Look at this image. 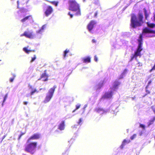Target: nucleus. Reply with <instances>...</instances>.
I'll use <instances>...</instances> for the list:
<instances>
[{"label": "nucleus", "instance_id": "1", "mask_svg": "<svg viewBox=\"0 0 155 155\" xmlns=\"http://www.w3.org/2000/svg\"><path fill=\"white\" fill-rule=\"evenodd\" d=\"M138 20L137 19L136 16L133 14L131 15V19L130 26L134 28H135L137 26H140L142 25L143 23V15L142 13H139L138 15Z\"/></svg>", "mask_w": 155, "mask_h": 155}, {"label": "nucleus", "instance_id": "2", "mask_svg": "<svg viewBox=\"0 0 155 155\" xmlns=\"http://www.w3.org/2000/svg\"><path fill=\"white\" fill-rule=\"evenodd\" d=\"M68 9L73 12H76L75 15H81L80 6L75 0H70L68 2Z\"/></svg>", "mask_w": 155, "mask_h": 155}, {"label": "nucleus", "instance_id": "3", "mask_svg": "<svg viewBox=\"0 0 155 155\" xmlns=\"http://www.w3.org/2000/svg\"><path fill=\"white\" fill-rule=\"evenodd\" d=\"M25 146L24 150L27 152L30 153L31 154L34 153L35 152V149L37 146V142H30L27 143Z\"/></svg>", "mask_w": 155, "mask_h": 155}, {"label": "nucleus", "instance_id": "4", "mask_svg": "<svg viewBox=\"0 0 155 155\" xmlns=\"http://www.w3.org/2000/svg\"><path fill=\"white\" fill-rule=\"evenodd\" d=\"M143 39H138V45L136 50L135 51L134 54L131 57L130 61H132L134 58H136L137 57L139 56L141 57V51L142 50V45L143 44Z\"/></svg>", "mask_w": 155, "mask_h": 155}, {"label": "nucleus", "instance_id": "5", "mask_svg": "<svg viewBox=\"0 0 155 155\" xmlns=\"http://www.w3.org/2000/svg\"><path fill=\"white\" fill-rule=\"evenodd\" d=\"M56 87V86L54 85L53 87L51 88L49 90L46 95V97L44 101L43 102L44 103H47L50 101L53 97L55 90Z\"/></svg>", "mask_w": 155, "mask_h": 155}, {"label": "nucleus", "instance_id": "6", "mask_svg": "<svg viewBox=\"0 0 155 155\" xmlns=\"http://www.w3.org/2000/svg\"><path fill=\"white\" fill-rule=\"evenodd\" d=\"M147 34H153L151 37L155 36V30H152L148 27H145L142 30V33L140 34L139 39H142Z\"/></svg>", "mask_w": 155, "mask_h": 155}, {"label": "nucleus", "instance_id": "7", "mask_svg": "<svg viewBox=\"0 0 155 155\" xmlns=\"http://www.w3.org/2000/svg\"><path fill=\"white\" fill-rule=\"evenodd\" d=\"M41 137V135L39 133H35L34 134L27 140V143H29L31 140H38Z\"/></svg>", "mask_w": 155, "mask_h": 155}, {"label": "nucleus", "instance_id": "8", "mask_svg": "<svg viewBox=\"0 0 155 155\" xmlns=\"http://www.w3.org/2000/svg\"><path fill=\"white\" fill-rule=\"evenodd\" d=\"M96 24L97 22L96 21L94 20H91L88 24L87 26V28L90 32H92V29Z\"/></svg>", "mask_w": 155, "mask_h": 155}, {"label": "nucleus", "instance_id": "9", "mask_svg": "<svg viewBox=\"0 0 155 155\" xmlns=\"http://www.w3.org/2000/svg\"><path fill=\"white\" fill-rule=\"evenodd\" d=\"M53 11V9L52 7L50 5L48 6L44 12L45 16L47 17H48L51 14Z\"/></svg>", "mask_w": 155, "mask_h": 155}, {"label": "nucleus", "instance_id": "10", "mask_svg": "<svg viewBox=\"0 0 155 155\" xmlns=\"http://www.w3.org/2000/svg\"><path fill=\"white\" fill-rule=\"evenodd\" d=\"M21 36H25L28 38H32L33 37V34L32 32L29 31H25L24 33L21 34Z\"/></svg>", "mask_w": 155, "mask_h": 155}, {"label": "nucleus", "instance_id": "11", "mask_svg": "<svg viewBox=\"0 0 155 155\" xmlns=\"http://www.w3.org/2000/svg\"><path fill=\"white\" fill-rule=\"evenodd\" d=\"M49 76L48 74L47 73V70H45L44 71V72L41 74L40 78L38 79V80L43 79V81H47L48 80V77Z\"/></svg>", "mask_w": 155, "mask_h": 155}, {"label": "nucleus", "instance_id": "12", "mask_svg": "<svg viewBox=\"0 0 155 155\" xmlns=\"http://www.w3.org/2000/svg\"><path fill=\"white\" fill-rule=\"evenodd\" d=\"M113 95L112 91H108L106 92L105 94L103 96L102 98L104 99H108L112 97Z\"/></svg>", "mask_w": 155, "mask_h": 155}, {"label": "nucleus", "instance_id": "13", "mask_svg": "<svg viewBox=\"0 0 155 155\" xmlns=\"http://www.w3.org/2000/svg\"><path fill=\"white\" fill-rule=\"evenodd\" d=\"M30 19H32V16L31 15H29L21 19V21L22 22L24 23Z\"/></svg>", "mask_w": 155, "mask_h": 155}, {"label": "nucleus", "instance_id": "14", "mask_svg": "<svg viewBox=\"0 0 155 155\" xmlns=\"http://www.w3.org/2000/svg\"><path fill=\"white\" fill-rule=\"evenodd\" d=\"M58 129L60 130H64V121H62L61 123L59 125Z\"/></svg>", "mask_w": 155, "mask_h": 155}, {"label": "nucleus", "instance_id": "15", "mask_svg": "<svg viewBox=\"0 0 155 155\" xmlns=\"http://www.w3.org/2000/svg\"><path fill=\"white\" fill-rule=\"evenodd\" d=\"M95 111L98 113H99L101 112L104 113L106 112L105 110L103 108L98 107L96 108L95 109Z\"/></svg>", "mask_w": 155, "mask_h": 155}, {"label": "nucleus", "instance_id": "16", "mask_svg": "<svg viewBox=\"0 0 155 155\" xmlns=\"http://www.w3.org/2000/svg\"><path fill=\"white\" fill-rule=\"evenodd\" d=\"M83 62L84 63H89L91 62V58L89 57L84 58L82 59Z\"/></svg>", "mask_w": 155, "mask_h": 155}, {"label": "nucleus", "instance_id": "17", "mask_svg": "<svg viewBox=\"0 0 155 155\" xmlns=\"http://www.w3.org/2000/svg\"><path fill=\"white\" fill-rule=\"evenodd\" d=\"M120 84V83L119 82L117 81H115L114 83L113 87L115 88H117Z\"/></svg>", "mask_w": 155, "mask_h": 155}, {"label": "nucleus", "instance_id": "18", "mask_svg": "<svg viewBox=\"0 0 155 155\" xmlns=\"http://www.w3.org/2000/svg\"><path fill=\"white\" fill-rule=\"evenodd\" d=\"M147 26L149 28H153L155 27V24L153 23H150L149 22H147Z\"/></svg>", "mask_w": 155, "mask_h": 155}, {"label": "nucleus", "instance_id": "19", "mask_svg": "<svg viewBox=\"0 0 155 155\" xmlns=\"http://www.w3.org/2000/svg\"><path fill=\"white\" fill-rule=\"evenodd\" d=\"M143 10L144 12V13L145 16V18L146 19H147V18L149 16V14L148 12L146 9L145 8H143Z\"/></svg>", "mask_w": 155, "mask_h": 155}, {"label": "nucleus", "instance_id": "20", "mask_svg": "<svg viewBox=\"0 0 155 155\" xmlns=\"http://www.w3.org/2000/svg\"><path fill=\"white\" fill-rule=\"evenodd\" d=\"M23 50L27 53L29 54V52H35V50H28L27 48L25 47L23 48Z\"/></svg>", "mask_w": 155, "mask_h": 155}, {"label": "nucleus", "instance_id": "21", "mask_svg": "<svg viewBox=\"0 0 155 155\" xmlns=\"http://www.w3.org/2000/svg\"><path fill=\"white\" fill-rule=\"evenodd\" d=\"M130 142V140H127L126 139H124L123 141L122 144L121 145V146L122 147V148L126 144V143H129Z\"/></svg>", "mask_w": 155, "mask_h": 155}, {"label": "nucleus", "instance_id": "22", "mask_svg": "<svg viewBox=\"0 0 155 155\" xmlns=\"http://www.w3.org/2000/svg\"><path fill=\"white\" fill-rule=\"evenodd\" d=\"M38 91L37 90L35 89L32 90L30 93V95H33L35 93H38Z\"/></svg>", "mask_w": 155, "mask_h": 155}, {"label": "nucleus", "instance_id": "23", "mask_svg": "<svg viewBox=\"0 0 155 155\" xmlns=\"http://www.w3.org/2000/svg\"><path fill=\"white\" fill-rule=\"evenodd\" d=\"M69 52V50L66 49L64 51V54L63 55V57L64 58H65L67 54Z\"/></svg>", "mask_w": 155, "mask_h": 155}, {"label": "nucleus", "instance_id": "24", "mask_svg": "<svg viewBox=\"0 0 155 155\" xmlns=\"http://www.w3.org/2000/svg\"><path fill=\"white\" fill-rule=\"evenodd\" d=\"M154 121H155V117H153V118L152 119L150 120L148 125H150L151 124H153Z\"/></svg>", "mask_w": 155, "mask_h": 155}, {"label": "nucleus", "instance_id": "25", "mask_svg": "<svg viewBox=\"0 0 155 155\" xmlns=\"http://www.w3.org/2000/svg\"><path fill=\"white\" fill-rule=\"evenodd\" d=\"M81 106V104H77L76 105V108L72 112L73 113L76 110L78 109Z\"/></svg>", "mask_w": 155, "mask_h": 155}, {"label": "nucleus", "instance_id": "26", "mask_svg": "<svg viewBox=\"0 0 155 155\" xmlns=\"http://www.w3.org/2000/svg\"><path fill=\"white\" fill-rule=\"evenodd\" d=\"M50 3L54 5L55 6L58 5V2L55 1H50Z\"/></svg>", "mask_w": 155, "mask_h": 155}, {"label": "nucleus", "instance_id": "27", "mask_svg": "<svg viewBox=\"0 0 155 155\" xmlns=\"http://www.w3.org/2000/svg\"><path fill=\"white\" fill-rule=\"evenodd\" d=\"M8 97V94H6L5 96L4 97V100H3V103L2 104V106H3V103L7 99Z\"/></svg>", "mask_w": 155, "mask_h": 155}, {"label": "nucleus", "instance_id": "28", "mask_svg": "<svg viewBox=\"0 0 155 155\" xmlns=\"http://www.w3.org/2000/svg\"><path fill=\"white\" fill-rule=\"evenodd\" d=\"M36 58V55H34V57L31 58V59L30 61L31 62H32L34 61Z\"/></svg>", "mask_w": 155, "mask_h": 155}, {"label": "nucleus", "instance_id": "29", "mask_svg": "<svg viewBox=\"0 0 155 155\" xmlns=\"http://www.w3.org/2000/svg\"><path fill=\"white\" fill-rule=\"evenodd\" d=\"M46 25H43L42 26L41 28L39 30V32H40L42 30H43L44 29H45L46 27Z\"/></svg>", "mask_w": 155, "mask_h": 155}, {"label": "nucleus", "instance_id": "30", "mask_svg": "<svg viewBox=\"0 0 155 155\" xmlns=\"http://www.w3.org/2000/svg\"><path fill=\"white\" fill-rule=\"evenodd\" d=\"M25 133H22L21 132V134L19 136L18 139V140H20V138H21V136H23V135L25 134Z\"/></svg>", "mask_w": 155, "mask_h": 155}, {"label": "nucleus", "instance_id": "31", "mask_svg": "<svg viewBox=\"0 0 155 155\" xmlns=\"http://www.w3.org/2000/svg\"><path fill=\"white\" fill-rule=\"evenodd\" d=\"M136 134H134L132 136L130 137V139L131 140H133L135 138H136Z\"/></svg>", "mask_w": 155, "mask_h": 155}, {"label": "nucleus", "instance_id": "32", "mask_svg": "<svg viewBox=\"0 0 155 155\" xmlns=\"http://www.w3.org/2000/svg\"><path fill=\"white\" fill-rule=\"evenodd\" d=\"M13 78H12L10 79L9 81L11 82H12L13 81L14 78H15V74H13Z\"/></svg>", "mask_w": 155, "mask_h": 155}, {"label": "nucleus", "instance_id": "33", "mask_svg": "<svg viewBox=\"0 0 155 155\" xmlns=\"http://www.w3.org/2000/svg\"><path fill=\"white\" fill-rule=\"evenodd\" d=\"M82 121V120L81 118H80L79 120V121L77 122V123L79 124H80L81 123Z\"/></svg>", "mask_w": 155, "mask_h": 155}, {"label": "nucleus", "instance_id": "34", "mask_svg": "<svg viewBox=\"0 0 155 155\" xmlns=\"http://www.w3.org/2000/svg\"><path fill=\"white\" fill-rule=\"evenodd\" d=\"M140 127L142 128L143 129H145V126L143 124H140Z\"/></svg>", "mask_w": 155, "mask_h": 155}, {"label": "nucleus", "instance_id": "35", "mask_svg": "<svg viewBox=\"0 0 155 155\" xmlns=\"http://www.w3.org/2000/svg\"><path fill=\"white\" fill-rule=\"evenodd\" d=\"M151 82H152V81L151 80H150V81L148 82V84L146 86V88H148V86H149L150 85V84H151Z\"/></svg>", "mask_w": 155, "mask_h": 155}, {"label": "nucleus", "instance_id": "36", "mask_svg": "<svg viewBox=\"0 0 155 155\" xmlns=\"http://www.w3.org/2000/svg\"><path fill=\"white\" fill-rule=\"evenodd\" d=\"M146 91L147 93L146 95L150 94V91L147 89V88H146Z\"/></svg>", "mask_w": 155, "mask_h": 155}, {"label": "nucleus", "instance_id": "37", "mask_svg": "<svg viewBox=\"0 0 155 155\" xmlns=\"http://www.w3.org/2000/svg\"><path fill=\"white\" fill-rule=\"evenodd\" d=\"M94 60L96 62H97L98 61L96 55H95L94 57Z\"/></svg>", "mask_w": 155, "mask_h": 155}, {"label": "nucleus", "instance_id": "38", "mask_svg": "<svg viewBox=\"0 0 155 155\" xmlns=\"http://www.w3.org/2000/svg\"><path fill=\"white\" fill-rule=\"evenodd\" d=\"M68 15H70L71 18H72L73 17V15L72 14H71L70 12H69L68 13Z\"/></svg>", "mask_w": 155, "mask_h": 155}, {"label": "nucleus", "instance_id": "39", "mask_svg": "<svg viewBox=\"0 0 155 155\" xmlns=\"http://www.w3.org/2000/svg\"><path fill=\"white\" fill-rule=\"evenodd\" d=\"M98 13V11H97L94 13V16L95 17H96Z\"/></svg>", "mask_w": 155, "mask_h": 155}, {"label": "nucleus", "instance_id": "40", "mask_svg": "<svg viewBox=\"0 0 155 155\" xmlns=\"http://www.w3.org/2000/svg\"><path fill=\"white\" fill-rule=\"evenodd\" d=\"M138 67L141 66L142 65V63L140 62L138 63Z\"/></svg>", "mask_w": 155, "mask_h": 155}, {"label": "nucleus", "instance_id": "41", "mask_svg": "<svg viewBox=\"0 0 155 155\" xmlns=\"http://www.w3.org/2000/svg\"><path fill=\"white\" fill-rule=\"evenodd\" d=\"M24 104L25 105H27L28 103V101H25L23 102Z\"/></svg>", "mask_w": 155, "mask_h": 155}, {"label": "nucleus", "instance_id": "42", "mask_svg": "<svg viewBox=\"0 0 155 155\" xmlns=\"http://www.w3.org/2000/svg\"><path fill=\"white\" fill-rule=\"evenodd\" d=\"M152 109L154 112V114H155V106L154 107H153L152 108Z\"/></svg>", "mask_w": 155, "mask_h": 155}, {"label": "nucleus", "instance_id": "43", "mask_svg": "<svg viewBox=\"0 0 155 155\" xmlns=\"http://www.w3.org/2000/svg\"><path fill=\"white\" fill-rule=\"evenodd\" d=\"M98 85L99 86H100V87H102L103 86V83H102L101 85V84H98Z\"/></svg>", "mask_w": 155, "mask_h": 155}, {"label": "nucleus", "instance_id": "44", "mask_svg": "<svg viewBox=\"0 0 155 155\" xmlns=\"http://www.w3.org/2000/svg\"><path fill=\"white\" fill-rule=\"evenodd\" d=\"M92 42L93 43H94L96 42V41H95V39H92Z\"/></svg>", "mask_w": 155, "mask_h": 155}, {"label": "nucleus", "instance_id": "45", "mask_svg": "<svg viewBox=\"0 0 155 155\" xmlns=\"http://www.w3.org/2000/svg\"><path fill=\"white\" fill-rule=\"evenodd\" d=\"M153 18H154V20L155 21V13L154 14V15H153Z\"/></svg>", "mask_w": 155, "mask_h": 155}, {"label": "nucleus", "instance_id": "46", "mask_svg": "<svg viewBox=\"0 0 155 155\" xmlns=\"http://www.w3.org/2000/svg\"><path fill=\"white\" fill-rule=\"evenodd\" d=\"M123 78V77H120L119 78V79H121V78Z\"/></svg>", "mask_w": 155, "mask_h": 155}, {"label": "nucleus", "instance_id": "47", "mask_svg": "<svg viewBox=\"0 0 155 155\" xmlns=\"http://www.w3.org/2000/svg\"><path fill=\"white\" fill-rule=\"evenodd\" d=\"M5 137V136H4V138Z\"/></svg>", "mask_w": 155, "mask_h": 155}, {"label": "nucleus", "instance_id": "48", "mask_svg": "<svg viewBox=\"0 0 155 155\" xmlns=\"http://www.w3.org/2000/svg\"><path fill=\"white\" fill-rule=\"evenodd\" d=\"M18 1H17V2H18Z\"/></svg>", "mask_w": 155, "mask_h": 155}, {"label": "nucleus", "instance_id": "49", "mask_svg": "<svg viewBox=\"0 0 155 155\" xmlns=\"http://www.w3.org/2000/svg\"><path fill=\"white\" fill-rule=\"evenodd\" d=\"M130 1H132V0H130Z\"/></svg>", "mask_w": 155, "mask_h": 155}, {"label": "nucleus", "instance_id": "50", "mask_svg": "<svg viewBox=\"0 0 155 155\" xmlns=\"http://www.w3.org/2000/svg\"><path fill=\"white\" fill-rule=\"evenodd\" d=\"M1 61V60H0V61Z\"/></svg>", "mask_w": 155, "mask_h": 155}]
</instances>
